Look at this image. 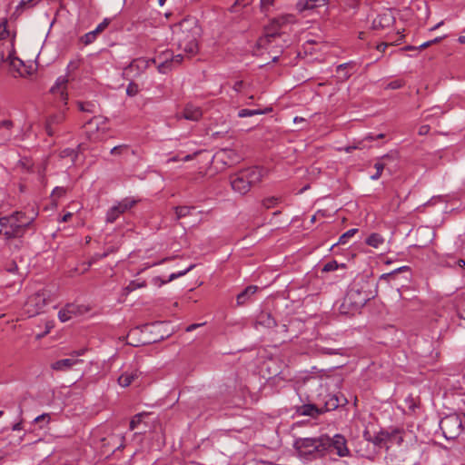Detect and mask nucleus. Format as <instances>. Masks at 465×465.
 I'll list each match as a JSON object with an SVG mask.
<instances>
[{
  "label": "nucleus",
  "mask_w": 465,
  "mask_h": 465,
  "mask_svg": "<svg viewBox=\"0 0 465 465\" xmlns=\"http://www.w3.org/2000/svg\"><path fill=\"white\" fill-rule=\"evenodd\" d=\"M173 45L176 46L188 57L198 53L199 38L202 35V28L194 17H188L172 27Z\"/></svg>",
  "instance_id": "f257e3e1"
},
{
  "label": "nucleus",
  "mask_w": 465,
  "mask_h": 465,
  "mask_svg": "<svg viewBox=\"0 0 465 465\" xmlns=\"http://www.w3.org/2000/svg\"><path fill=\"white\" fill-rule=\"evenodd\" d=\"M35 219V214L27 215L16 211L11 214L0 217V235L5 239L21 238Z\"/></svg>",
  "instance_id": "f03ea898"
},
{
  "label": "nucleus",
  "mask_w": 465,
  "mask_h": 465,
  "mask_svg": "<svg viewBox=\"0 0 465 465\" xmlns=\"http://www.w3.org/2000/svg\"><path fill=\"white\" fill-rule=\"evenodd\" d=\"M326 444L325 434H322L319 437L296 438L293 440L292 447L300 459L312 461L327 455Z\"/></svg>",
  "instance_id": "7ed1b4c3"
},
{
  "label": "nucleus",
  "mask_w": 465,
  "mask_h": 465,
  "mask_svg": "<svg viewBox=\"0 0 465 465\" xmlns=\"http://www.w3.org/2000/svg\"><path fill=\"white\" fill-rule=\"evenodd\" d=\"M183 60V54H179L176 55H173L169 51H166L163 54H161L157 58L153 59H146V58H137L134 59L130 64V69L131 70H137L138 73L143 72L146 70L151 64H156L158 63L157 69L159 73L161 74H166L168 71L171 70L173 64H179Z\"/></svg>",
  "instance_id": "20e7f679"
},
{
  "label": "nucleus",
  "mask_w": 465,
  "mask_h": 465,
  "mask_svg": "<svg viewBox=\"0 0 465 465\" xmlns=\"http://www.w3.org/2000/svg\"><path fill=\"white\" fill-rule=\"evenodd\" d=\"M440 428L445 439L454 440L458 438L464 430V422L460 415L452 413L440 420Z\"/></svg>",
  "instance_id": "39448f33"
},
{
  "label": "nucleus",
  "mask_w": 465,
  "mask_h": 465,
  "mask_svg": "<svg viewBox=\"0 0 465 465\" xmlns=\"http://www.w3.org/2000/svg\"><path fill=\"white\" fill-rule=\"evenodd\" d=\"M46 305V292L44 289L38 290L30 295L24 305V312L27 317H34L41 313Z\"/></svg>",
  "instance_id": "423d86ee"
},
{
  "label": "nucleus",
  "mask_w": 465,
  "mask_h": 465,
  "mask_svg": "<svg viewBox=\"0 0 465 465\" xmlns=\"http://www.w3.org/2000/svg\"><path fill=\"white\" fill-rule=\"evenodd\" d=\"M325 439L327 440L326 454L334 451L337 456L341 458L351 456V450L348 448L347 439L344 435L337 433L330 437L325 434Z\"/></svg>",
  "instance_id": "0eeeda50"
},
{
  "label": "nucleus",
  "mask_w": 465,
  "mask_h": 465,
  "mask_svg": "<svg viewBox=\"0 0 465 465\" xmlns=\"http://www.w3.org/2000/svg\"><path fill=\"white\" fill-rule=\"evenodd\" d=\"M137 201L133 198H124L112 206L106 213V222L114 223L120 214L124 213L136 204Z\"/></svg>",
  "instance_id": "6e6552de"
},
{
  "label": "nucleus",
  "mask_w": 465,
  "mask_h": 465,
  "mask_svg": "<svg viewBox=\"0 0 465 465\" xmlns=\"http://www.w3.org/2000/svg\"><path fill=\"white\" fill-rule=\"evenodd\" d=\"M294 17L292 15H285L280 17L275 18L270 28L266 30L265 38L268 42H271L272 38L279 36L281 35L282 29L289 25L293 23Z\"/></svg>",
  "instance_id": "1a4fd4ad"
},
{
  "label": "nucleus",
  "mask_w": 465,
  "mask_h": 465,
  "mask_svg": "<svg viewBox=\"0 0 465 465\" xmlns=\"http://www.w3.org/2000/svg\"><path fill=\"white\" fill-rule=\"evenodd\" d=\"M395 22L394 13L391 9H384L373 19L371 27L374 30L389 28Z\"/></svg>",
  "instance_id": "9d476101"
},
{
  "label": "nucleus",
  "mask_w": 465,
  "mask_h": 465,
  "mask_svg": "<svg viewBox=\"0 0 465 465\" xmlns=\"http://www.w3.org/2000/svg\"><path fill=\"white\" fill-rule=\"evenodd\" d=\"M84 312L85 308L83 305L68 303L59 311L58 319L62 322H65L70 321L74 316L83 314Z\"/></svg>",
  "instance_id": "9b49d317"
},
{
  "label": "nucleus",
  "mask_w": 465,
  "mask_h": 465,
  "mask_svg": "<svg viewBox=\"0 0 465 465\" xmlns=\"http://www.w3.org/2000/svg\"><path fill=\"white\" fill-rule=\"evenodd\" d=\"M243 177L246 178L251 186L262 182L266 175V171L260 167H250L242 171Z\"/></svg>",
  "instance_id": "f8f14e48"
},
{
  "label": "nucleus",
  "mask_w": 465,
  "mask_h": 465,
  "mask_svg": "<svg viewBox=\"0 0 465 465\" xmlns=\"http://www.w3.org/2000/svg\"><path fill=\"white\" fill-rule=\"evenodd\" d=\"M231 185L233 191L241 194H245L252 187L246 178L243 177L242 171L231 176Z\"/></svg>",
  "instance_id": "ddd939ff"
},
{
  "label": "nucleus",
  "mask_w": 465,
  "mask_h": 465,
  "mask_svg": "<svg viewBox=\"0 0 465 465\" xmlns=\"http://www.w3.org/2000/svg\"><path fill=\"white\" fill-rule=\"evenodd\" d=\"M67 77L62 75L57 78L55 84L51 88V93L56 96H59L64 104H67Z\"/></svg>",
  "instance_id": "4468645a"
},
{
  "label": "nucleus",
  "mask_w": 465,
  "mask_h": 465,
  "mask_svg": "<svg viewBox=\"0 0 465 465\" xmlns=\"http://www.w3.org/2000/svg\"><path fill=\"white\" fill-rule=\"evenodd\" d=\"M83 362L82 360L70 358L58 360L51 364V368L57 371H68L74 368V365Z\"/></svg>",
  "instance_id": "2eb2a0df"
},
{
  "label": "nucleus",
  "mask_w": 465,
  "mask_h": 465,
  "mask_svg": "<svg viewBox=\"0 0 465 465\" xmlns=\"http://www.w3.org/2000/svg\"><path fill=\"white\" fill-rule=\"evenodd\" d=\"M65 118L64 111H59L50 115L45 124V130L48 135L52 136L55 133V126L64 122Z\"/></svg>",
  "instance_id": "dca6fc26"
},
{
  "label": "nucleus",
  "mask_w": 465,
  "mask_h": 465,
  "mask_svg": "<svg viewBox=\"0 0 465 465\" xmlns=\"http://www.w3.org/2000/svg\"><path fill=\"white\" fill-rule=\"evenodd\" d=\"M329 0H298L295 8L298 12L302 13L317 7L327 5Z\"/></svg>",
  "instance_id": "f3484780"
},
{
  "label": "nucleus",
  "mask_w": 465,
  "mask_h": 465,
  "mask_svg": "<svg viewBox=\"0 0 465 465\" xmlns=\"http://www.w3.org/2000/svg\"><path fill=\"white\" fill-rule=\"evenodd\" d=\"M85 126L90 131L95 128L97 132L104 134L108 130V119L104 116H94L86 123Z\"/></svg>",
  "instance_id": "a211bd4d"
},
{
  "label": "nucleus",
  "mask_w": 465,
  "mask_h": 465,
  "mask_svg": "<svg viewBox=\"0 0 465 465\" xmlns=\"http://www.w3.org/2000/svg\"><path fill=\"white\" fill-rule=\"evenodd\" d=\"M203 115L202 109L192 104H186L184 107L183 117L189 121H198Z\"/></svg>",
  "instance_id": "6ab92c4d"
},
{
  "label": "nucleus",
  "mask_w": 465,
  "mask_h": 465,
  "mask_svg": "<svg viewBox=\"0 0 465 465\" xmlns=\"http://www.w3.org/2000/svg\"><path fill=\"white\" fill-rule=\"evenodd\" d=\"M137 377L138 372L135 370L125 371L118 378V383L122 387H128Z\"/></svg>",
  "instance_id": "aec40b11"
},
{
  "label": "nucleus",
  "mask_w": 465,
  "mask_h": 465,
  "mask_svg": "<svg viewBox=\"0 0 465 465\" xmlns=\"http://www.w3.org/2000/svg\"><path fill=\"white\" fill-rule=\"evenodd\" d=\"M257 286L254 285L246 287L241 293L237 295V303H245L250 299V297L257 292Z\"/></svg>",
  "instance_id": "412c9836"
},
{
  "label": "nucleus",
  "mask_w": 465,
  "mask_h": 465,
  "mask_svg": "<svg viewBox=\"0 0 465 465\" xmlns=\"http://www.w3.org/2000/svg\"><path fill=\"white\" fill-rule=\"evenodd\" d=\"M365 242L373 248H379L384 243V238L379 233H371Z\"/></svg>",
  "instance_id": "4be33fe9"
},
{
  "label": "nucleus",
  "mask_w": 465,
  "mask_h": 465,
  "mask_svg": "<svg viewBox=\"0 0 465 465\" xmlns=\"http://www.w3.org/2000/svg\"><path fill=\"white\" fill-rule=\"evenodd\" d=\"M258 323L266 328H272L276 326L275 320L270 314L264 312L259 316Z\"/></svg>",
  "instance_id": "5701e85b"
},
{
  "label": "nucleus",
  "mask_w": 465,
  "mask_h": 465,
  "mask_svg": "<svg viewBox=\"0 0 465 465\" xmlns=\"http://www.w3.org/2000/svg\"><path fill=\"white\" fill-rule=\"evenodd\" d=\"M193 208L188 206H178L174 208L176 220L188 216Z\"/></svg>",
  "instance_id": "b1692460"
},
{
  "label": "nucleus",
  "mask_w": 465,
  "mask_h": 465,
  "mask_svg": "<svg viewBox=\"0 0 465 465\" xmlns=\"http://www.w3.org/2000/svg\"><path fill=\"white\" fill-rule=\"evenodd\" d=\"M145 286H146L145 281H142V282L131 281L129 282V284L124 288V291L126 293H130V292L135 291L136 289L143 288Z\"/></svg>",
  "instance_id": "393cba45"
},
{
  "label": "nucleus",
  "mask_w": 465,
  "mask_h": 465,
  "mask_svg": "<svg viewBox=\"0 0 465 465\" xmlns=\"http://www.w3.org/2000/svg\"><path fill=\"white\" fill-rule=\"evenodd\" d=\"M264 113L265 112L262 111V110L242 109L238 112V116L240 118H244V117H251V116H254V115H258V114H262Z\"/></svg>",
  "instance_id": "a878e982"
},
{
  "label": "nucleus",
  "mask_w": 465,
  "mask_h": 465,
  "mask_svg": "<svg viewBox=\"0 0 465 465\" xmlns=\"http://www.w3.org/2000/svg\"><path fill=\"white\" fill-rule=\"evenodd\" d=\"M358 232V229H350L346 232H344L342 235L340 236L338 244H345L347 243L348 240L352 237L356 232Z\"/></svg>",
  "instance_id": "bb28decb"
},
{
  "label": "nucleus",
  "mask_w": 465,
  "mask_h": 465,
  "mask_svg": "<svg viewBox=\"0 0 465 465\" xmlns=\"http://www.w3.org/2000/svg\"><path fill=\"white\" fill-rule=\"evenodd\" d=\"M302 413L307 416H314L319 413V411L314 405L307 404L302 406Z\"/></svg>",
  "instance_id": "cd10ccee"
},
{
  "label": "nucleus",
  "mask_w": 465,
  "mask_h": 465,
  "mask_svg": "<svg viewBox=\"0 0 465 465\" xmlns=\"http://www.w3.org/2000/svg\"><path fill=\"white\" fill-rule=\"evenodd\" d=\"M279 202V199L275 196L266 197L262 200V206L266 209L274 207Z\"/></svg>",
  "instance_id": "c85d7f7f"
},
{
  "label": "nucleus",
  "mask_w": 465,
  "mask_h": 465,
  "mask_svg": "<svg viewBox=\"0 0 465 465\" xmlns=\"http://www.w3.org/2000/svg\"><path fill=\"white\" fill-rule=\"evenodd\" d=\"M97 33L95 32V30H93L87 34H85L83 37H82V42L84 44V45H89L91 43H93L96 36H97Z\"/></svg>",
  "instance_id": "c756f323"
},
{
  "label": "nucleus",
  "mask_w": 465,
  "mask_h": 465,
  "mask_svg": "<svg viewBox=\"0 0 465 465\" xmlns=\"http://www.w3.org/2000/svg\"><path fill=\"white\" fill-rule=\"evenodd\" d=\"M144 416V413H138L133 417V419L130 421V430H134L138 424L142 422L143 417Z\"/></svg>",
  "instance_id": "7c9ffc66"
},
{
  "label": "nucleus",
  "mask_w": 465,
  "mask_h": 465,
  "mask_svg": "<svg viewBox=\"0 0 465 465\" xmlns=\"http://www.w3.org/2000/svg\"><path fill=\"white\" fill-rule=\"evenodd\" d=\"M9 35L7 30V20L3 19L0 22V40L5 39Z\"/></svg>",
  "instance_id": "2f4dec72"
},
{
  "label": "nucleus",
  "mask_w": 465,
  "mask_h": 465,
  "mask_svg": "<svg viewBox=\"0 0 465 465\" xmlns=\"http://www.w3.org/2000/svg\"><path fill=\"white\" fill-rule=\"evenodd\" d=\"M13 127V122L10 120H3L0 122V128H4L6 131L10 132ZM5 139L9 140L11 137V134L8 133L7 134H5Z\"/></svg>",
  "instance_id": "473e14b6"
},
{
  "label": "nucleus",
  "mask_w": 465,
  "mask_h": 465,
  "mask_svg": "<svg viewBox=\"0 0 465 465\" xmlns=\"http://www.w3.org/2000/svg\"><path fill=\"white\" fill-rule=\"evenodd\" d=\"M374 168L376 169V173L371 176L372 180H378L384 170V164L382 163L377 162L374 164Z\"/></svg>",
  "instance_id": "72a5a7b5"
},
{
  "label": "nucleus",
  "mask_w": 465,
  "mask_h": 465,
  "mask_svg": "<svg viewBox=\"0 0 465 465\" xmlns=\"http://www.w3.org/2000/svg\"><path fill=\"white\" fill-rule=\"evenodd\" d=\"M65 193H66V188H64V187H59V186H58V187H55V188L53 190V192H52V195H51V196H52L54 199H59V198H61V197L64 196V195H65Z\"/></svg>",
  "instance_id": "f704fd0d"
},
{
  "label": "nucleus",
  "mask_w": 465,
  "mask_h": 465,
  "mask_svg": "<svg viewBox=\"0 0 465 465\" xmlns=\"http://www.w3.org/2000/svg\"><path fill=\"white\" fill-rule=\"evenodd\" d=\"M139 92V88H138V85L134 84V83H130L126 88V94L129 95V96H134L138 94Z\"/></svg>",
  "instance_id": "c9c22d12"
},
{
  "label": "nucleus",
  "mask_w": 465,
  "mask_h": 465,
  "mask_svg": "<svg viewBox=\"0 0 465 465\" xmlns=\"http://www.w3.org/2000/svg\"><path fill=\"white\" fill-rule=\"evenodd\" d=\"M61 156L63 158L71 157L72 163H74L77 155L73 149L66 148L61 152Z\"/></svg>",
  "instance_id": "e433bc0d"
},
{
  "label": "nucleus",
  "mask_w": 465,
  "mask_h": 465,
  "mask_svg": "<svg viewBox=\"0 0 465 465\" xmlns=\"http://www.w3.org/2000/svg\"><path fill=\"white\" fill-rule=\"evenodd\" d=\"M338 269V263L335 261L327 262L324 266L322 271L323 272H333Z\"/></svg>",
  "instance_id": "4c0bfd02"
},
{
  "label": "nucleus",
  "mask_w": 465,
  "mask_h": 465,
  "mask_svg": "<svg viewBox=\"0 0 465 465\" xmlns=\"http://www.w3.org/2000/svg\"><path fill=\"white\" fill-rule=\"evenodd\" d=\"M403 85V82L401 80H394L389 83L386 86L387 89H399Z\"/></svg>",
  "instance_id": "58836bf2"
},
{
  "label": "nucleus",
  "mask_w": 465,
  "mask_h": 465,
  "mask_svg": "<svg viewBox=\"0 0 465 465\" xmlns=\"http://www.w3.org/2000/svg\"><path fill=\"white\" fill-rule=\"evenodd\" d=\"M79 109L84 112H94V104H84V103H78Z\"/></svg>",
  "instance_id": "ea45409f"
},
{
  "label": "nucleus",
  "mask_w": 465,
  "mask_h": 465,
  "mask_svg": "<svg viewBox=\"0 0 465 465\" xmlns=\"http://www.w3.org/2000/svg\"><path fill=\"white\" fill-rule=\"evenodd\" d=\"M109 25V22L107 19H104L101 24H99L96 28L94 29L97 34L104 31Z\"/></svg>",
  "instance_id": "a19ab883"
},
{
  "label": "nucleus",
  "mask_w": 465,
  "mask_h": 465,
  "mask_svg": "<svg viewBox=\"0 0 465 465\" xmlns=\"http://www.w3.org/2000/svg\"><path fill=\"white\" fill-rule=\"evenodd\" d=\"M403 269H405V267L399 268V269L395 270V271H394V272H392L383 273V274L381 276V281H382V280H385V281L389 280V279H390V278H391V277L395 272H401V271H402Z\"/></svg>",
  "instance_id": "79ce46f5"
},
{
  "label": "nucleus",
  "mask_w": 465,
  "mask_h": 465,
  "mask_svg": "<svg viewBox=\"0 0 465 465\" xmlns=\"http://www.w3.org/2000/svg\"><path fill=\"white\" fill-rule=\"evenodd\" d=\"M85 351H86V349H81V350L73 351L70 353V356H72L73 358L77 359V357H80V356L84 355L85 353Z\"/></svg>",
  "instance_id": "37998d69"
},
{
  "label": "nucleus",
  "mask_w": 465,
  "mask_h": 465,
  "mask_svg": "<svg viewBox=\"0 0 465 465\" xmlns=\"http://www.w3.org/2000/svg\"><path fill=\"white\" fill-rule=\"evenodd\" d=\"M194 267V264H192L190 265L188 268H186L185 270H183V271H180L178 272H175L176 273V277L179 278V277H182L183 275H185L187 272H189Z\"/></svg>",
  "instance_id": "c03bdc74"
},
{
  "label": "nucleus",
  "mask_w": 465,
  "mask_h": 465,
  "mask_svg": "<svg viewBox=\"0 0 465 465\" xmlns=\"http://www.w3.org/2000/svg\"><path fill=\"white\" fill-rule=\"evenodd\" d=\"M49 420V417L47 414H42V415H39L37 416L35 420H34V422L35 423H38V422H41L42 420Z\"/></svg>",
  "instance_id": "a18cd8bd"
},
{
  "label": "nucleus",
  "mask_w": 465,
  "mask_h": 465,
  "mask_svg": "<svg viewBox=\"0 0 465 465\" xmlns=\"http://www.w3.org/2000/svg\"><path fill=\"white\" fill-rule=\"evenodd\" d=\"M349 66H351V63H345L338 65L337 67V73L341 74L342 71H345Z\"/></svg>",
  "instance_id": "49530a36"
},
{
  "label": "nucleus",
  "mask_w": 465,
  "mask_h": 465,
  "mask_svg": "<svg viewBox=\"0 0 465 465\" xmlns=\"http://www.w3.org/2000/svg\"><path fill=\"white\" fill-rule=\"evenodd\" d=\"M275 0H261V5L262 7H269L273 5Z\"/></svg>",
  "instance_id": "de8ad7c7"
},
{
  "label": "nucleus",
  "mask_w": 465,
  "mask_h": 465,
  "mask_svg": "<svg viewBox=\"0 0 465 465\" xmlns=\"http://www.w3.org/2000/svg\"><path fill=\"white\" fill-rule=\"evenodd\" d=\"M72 216H73V213L68 212L62 216V218L60 219V222L66 223L71 219Z\"/></svg>",
  "instance_id": "09e8293b"
},
{
  "label": "nucleus",
  "mask_w": 465,
  "mask_h": 465,
  "mask_svg": "<svg viewBox=\"0 0 465 465\" xmlns=\"http://www.w3.org/2000/svg\"><path fill=\"white\" fill-rule=\"evenodd\" d=\"M243 83L242 81H237L234 84H233V89L236 91V92H240L241 89H242V86Z\"/></svg>",
  "instance_id": "8fccbe9b"
},
{
  "label": "nucleus",
  "mask_w": 465,
  "mask_h": 465,
  "mask_svg": "<svg viewBox=\"0 0 465 465\" xmlns=\"http://www.w3.org/2000/svg\"><path fill=\"white\" fill-rule=\"evenodd\" d=\"M23 429V425H22V421H18L16 423H15L12 427V430H21Z\"/></svg>",
  "instance_id": "3c124183"
},
{
  "label": "nucleus",
  "mask_w": 465,
  "mask_h": 465,
  "mask_svg": "<svg viewBox=\"0 0 465 465\" xmlns=\"http://www.w3.org/2000/svg\"><path fill=\"white\" fill-rule=\"evenodd\" d=\"M122 148H123V146H121V145L114 146V148H112L111 153L112 154L119 153L121 152Z\"/></svg>",
  "instance_id": "603ef678"
},
{
  "label": "nucleus",
  "mask_w": 465,
  "mask_h": 465,
  "mask_svg": "<svg viewBox=\"0 0 465 465\" xmlns=\"http://www.w3.org/2000/svg\"><path fill=\"white\" fill-rule=\"evenodd\" d=\"M388 45H389L388 44H386V43H382V44H381V45H379L377 46V49H378L380 52H384V51L386 50V48L388 47Z\"/></svg>",
  "instance_id": "864d4df0"
},
{
  "label": "nucleus",
  "mask_w": 465,
  "mask_h": 465,
  "mask_svg": "<svg viewBox=\"0 0 465 465\" xmlns=\"http://www.w3.org/2000/svg\"><path fill=\"white\" fill-rule=\"evenodd\" d=\"M429 46H430V43H429V41H427V42H424L423 44H421L420 46H418L417 50H423Z\"/></svg>",
  "instance_id": "5fc2aeb1"
},
{
  "label": "nucleus",
  "mask_w": 465,
  "mask_h": 465,
  "mask_svg": "<svg viewBox=\"0 0 465 465\" xmlns=\"http://www.w3.org/2000/svg\"><path fill=\"white\" fill-rule=\"evenodd\" d=\"M201 324H191L189 325L187 328H186V331H193V330H195L197 327H199Z\"/></svg>",
  "instance_id": "6e6d98bb"
},
{
  "label": "nucleus",
  "mask_w": 465,
  "mask_h": 465,
  "mask_svg": "<svg viewBox=\"0 0 465 465\" xmlns=\"http://www.w3.org/2000/svg\"><path fill=\"white\" fill-rule=\"evenodd\" d=\"M441 39H442V37H436V38H434L432 40H430L429 43H430V45H432L434 44L439 43Z\"/></svg>",
  "instance_id": "4d7b16f0"
},
{
  "label": "nucleus",
  "mask_w": 465,
  "mask_h": 465,
  "mask_svg": "<svg viewBox=\"0 0 465 465\" xmlns=\"http://www.w3.org/2000/svg\"><path fill=\"white\" fill-rule=\"evenodd\" d=\"M359 148V146H347L344 148L346 153H351L352 150Z\"/></svg>",
  "instance_id": "13d9d810"
},
{
  "label": "nucleus",
  "mask_w": 465,
  "mask_h": 465,
  "mask_svg": "<svg viewBox=\"0 0 465 465\" xmlns=\"http://www.w3.org/2000/svg\"><path fill=\"white\" fill-rule=\"evenodd\" d=\"M175 279H177L176 273L173 272V273L170 274L169 279L166 281V282H172V281H173Z\"/></svg>",
  "instance_id": "bf43d9fd"
},
{
  "label": "nucleus",
  "mask_w": 465,
  "mask_h": 465,
  "mask_svg": "<svg viewBox=\"0 0 465 465\" xmlns=\"http://www.w3.org/2000/svg\"><path fill=\"white\" fill-rule=\"evenodd\" d=\"M457 264L460 267L464 268L465 267V261L463 259H460V260H458Z\"/></svg>",
  "instance_id": "052dcab7"
},
{
  "label": "nucleus",
  "mask_w": 465,
  "mask_h": 465,
  "mask_svg": "<svg viewBox=\"0 0 465 465\" xmlns=\"http://www.w3.org/2000/svg\"><path fill=\"white\" fill-rule=\"evenodd\" d=\"M375 136H373L372 134H368L366 137H365V140H369V141H373L375 140Z\"/></svg>",
  "instance_id": "680f3d73"
},
{
  "label": "nucleus",
  "mask_w": 465,
  "mask_h": 465,
  "mask_svg": "<svg viewBox=\"0 0 465 465\" xmlns=\"http://www.w3.org/2000/svg\"><path fill=\"white\" fill-rule=\"evenodd\" d=\"M293 121H294V123H301V122H303L304 119L302 117L296 116V117H294Z\"/></svg>",
  "instance_id": "e2e57ef3"
},
{
  "label": "nucleus",
  "mask_w": 465,
  "mask_h": 465,
  "mask_svg": "<svg viewBox=\"0 0 465 465\" xmlns=\"http://www.w3.org/2000/svg\"><path fill=\"white\" fill-rule=\"evenodd\" d=\"M17 269V266L15 264H13L10 268H8V271L10 272H14Z\"/></svg>",
  "instance_id": "0e129e2a"
},
{
  "label": "nucleus",
  "mask_w": 465,
  "mask_h": 465,
  "mask_svg": "<svg viewBox=\"0 0 465 465\" xmlns=\"http://www.w3.org/2000/svg\"><path fill=\"white\" fill-rule=\"evenodd\" d=\"M443 25V21L440 22L439 24H437L436 25H434L431 30H435L437 28H439L440 26H441Z\"/></svg>",
  "instance_id": "69168bd1"
},
{
  "label": "nucleus",
  "mask_w": 465,
  "mask_h": 465,
  "mask_svg": "<svg viewBox=\"0 0 465 465\" xmlns=\"http://www.w3.org/2000/svg\"><path fill=\"white\" fill-rule=\"evenodd\" d=\"M427 132V126H422L420 130V134H425Z\"/></svg>",
  "instance_id": "338daca9"
},
{
  "label": "nucleus",
  "mask_w": 465,
  "mask_h": 465,
  "mask_svg": "<svg viewBox=\"0 0 465 465\" xmlns=\"http://www.w3.org/2000/svg\"><path fill=\"white\" fill-rule=\"evenodd\" d=\"M68 67H69V68H70V67L76 68V67H77V63H75V62H71V63L69 64Z\"/></svg>",
  "instance_id": "774afa93"
}]
</instances>
